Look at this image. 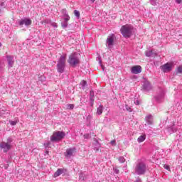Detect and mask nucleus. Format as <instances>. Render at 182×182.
Instances as JSON below:
<instances>
[{
    "label": "nucleus",
    "instance_id": "nucleus-15",
    "mask_svg": "<svg viewBox=\"0 0 182 182\" xmlns=\"http://www.w3.org/2000/svg\"><path fill=\"white\" fill-rule=\"evenodd\" d=\"M93 147L95 151H99V150L100 149V143H99V141H97V139H94Z\"/></svg>",
    "mask_w": 182,
    "mask_h": 182
},
{
    "label": "nucleus",
    "instance_id": "nucleus-14",
    "mask_svg": "<svg viewBox=\"0 0 182 182\" xmlns=\"http://www.w3.org/2000/svg\"><path fill=\"white\" fill-rule=\"evenodd\" d=\"M66 171L67 170L65 168H58L57 171L53 174V177H54V178H56V177H59V176H61V174H65Z\"/></svg>",
    "mask_w": 182,
    "mask_h": 182
},
{
    "label": "nucleus",
    "instance_id": "nucleus-37",
    "mask_svg": "<svg viewBox=\"0 0 182 182\" xmlns=\"http://www.w3.org/2000/svg\"><path fill=\"white\" fill-rule=\"evenodd\" d=\"M110 144H112V146H116V140L111 141Z\"/></svg>",
    "mask_w": 182,
    "mask_h": 182
},
{
    "label": "nucleus",
    "instance_id": "nucleus-41",
    "mask_svg": "<svg viewBox=\"0 0 182 182\" xmlns=\"http://www.w3.org/2000/svg\"><path fill=\"white\" fill-rule=\"evenodd\" d=\"M175 1L176 2V4H181L182 0H175Z\"/></svg>",
    "mask_w": 182,
    "mask_h": 182
},
{
    "label": "nucleus",
    "instance_id": "nucleus-33",
    "mask_svg": "<svg viewBox=\"0 0 182 182\" xmlns=\"http://www.w3.org/2000/svg\"><path fill=\"white\" fill-rule=\"evenodd\" d=\"M126 109L127 110V112H132V107H130L129 105H126Z\"/></svg>",
    "mask_w": 182,
    "mask_h": 182
},
{
    "label": "nucleus",
    "instance_id": "nucleus-30",
    "mask_svg": "<svg viewBox=\"0 0 182 182\" xmlns=\"http://www.w3.org/2000/svg\"><path fill=\"white\" fill-rule=\"evenodd\" d=\"M118 160H119V163H124V161H126V159H124V157H123V156L119 157Z\"/></svg>",
    "mask_w": 182,
    "mask_h": 182
},
{
    "label": "nucleus",
    "instance_id": "nucleus-22",
    "mask_svg": "<svg viewBox=\"0 0 182 182\" xmlns=\"http://www.w3.org/2000/svg\"><path fill=\"white\" fill-rule=\"evenodd\" d=\"M63 15V18H68V17H70L69 16V14H68V11H66V9H63L62 11H61Z\"/></svg>",
    "mask_w": 182,
    "mask_h": 182
},
{
    "label": "nucleus",
    "instance_id": "nucleus-9",
    "mask_svg": "<svg viewBox=\"0 0 182 182\" xmlns=\"http://www.w3.org/2000/svg\"><path fill=\"white\" fill-rule=\"evenodd\" d=\"M76 154V148H69L66 149V151L65 153V156L66 159H71Z\"/></svg>",
    "mask_w": 182,
    "mask_h": 182
},
{
    "label": "nucleus",
    "instance_id": "nucleus-11",
    "mask_svg": "<svg viewBox=\"0 0 182 182\" xmlns=\"http://www.w3.org/2000/svg\"><path fill=\"white\" fill-rule=\"evenodd\" d=\"M18 25H20V26H22V25H25L26 26H29L32 25V20H31V18L21 19L18 21Z\"/></svg>",
    "mask_w": 182,
    "mask_h": 182
},
{
    "label": "nucleus",
    "instance_id": "nucleus-43",
    "mask_svg": "<svg viewBox=\"0 0 182 182\" xmlns=\"http://www.w3.org/2000/svg\"><path fill=\"white\" fill-rule=\"evenodd\" d=\"M53 26H54V28H58V24L56 23H53Z\"/></svg>",
    "mask_w": 182,
    "mask_h": 182
},
{
    "label": "nucleus",
    "instance_id": "nucleus-31",
    "mask_svg": "<svg viewBox=\"0 0 182 182\" xmlns=\"http://www.w3.org/2000/svg\"><path fill=\"white\" fill-rule=\"evenodd\" d=\"M113 170H114V172L115 173V174H119V169L117 168V167H114V168H113Z\"/></svg>",
    "mask_w": 182,
    "mask_h": 182
},
{
    "label": "nucleus",
    "instance_id": "nucleus-13",
    "mask_svg": "<svg viewBox=\"0 0 182 182\" xmlns=\"http://www.w3.org/2000/svg\"><path fill=\"white\" fill-rule=\"evenodd\" d=\"M6 59L8 62V68H13L14 63H15V61L14 60V55H6Z\"/></svg>",
    "mask_w": 182,
    "mask_h": 182
},
{
    "label": "nucleus",
    "instance_id": "nucleus-4",
    "mask_svg": "<svg viewBox=\"0 0 182 182\" xmlns=\"http://www.w3.org/2000/svg\"><path fill=\"white\" fill-rule=\"evenodd\" d=\"M165 97L166 90H164V88L159 87L157 90V94L154 97L153 100H155L157 103H161V102H164Z\"/></svg>",
    "mask_w": 182,
    "mask_h": 182
},
{
    "label": "nucleus",
    "instance_id": "nucleus-38",
    "mask_svg": "<svg viewBox=\"0 0 182 182\" xmlns=\"http://www.w3.org/2000/svg\"><path fill=\"white\" fill-rule=\"evenodd\" d=\"M150 3H151L154 6H155V5H156V0H150Z\"/></svg>",
    "mask_w": 182,
    "mask_h": 182
},
{
    "label": "nucleus",
    "instance_id": "nucleus-23",
    "mask_svg": "<svg viewBox=\"0 0 182 182\" xmlns=\"http://www.w3.org/2000/svg\"><path fill=\"white\" fill-rule=\"evenodd\" d=\"M97 114L100 115L102 113H103V105H100L97 107Z\"/></svg>",
    "mask_w": 182,
    "mask_h": 182
},
{
    "label": "nucleus",
    "instance_id": "nucleus-1",
    "mask_svg": "<svg viewBox=\"0 0 182 182\" xmlns=\"http://www.w3.org/2000/svg\"><path fill=\"white\" fill-rule=\"evenodd\" d=\"M121 33L124 38H130L132 35H133V32H134V28L130 24H126L121 27Z\"/></svg>",
    "mask_w": 182,
    "mask_h": 182
},
{
    "label": "nucleus",
    "instance_id": "nucleus-18",
    "mask_svg": "<svg viewBox=\"0 0 182 182\" xmlns=\"http://www.w3.org/2000/svg\"><path fill=\"white\" fill-rule=\"evenodd\" d=\"M145 55L147 58L155 56L156 53H154L153 50H146Z\"/></svg>",
    "mask_w": 182,
    "mask_h": 182
},
{
    "label": "nucleus",
    "instance_id": "nucleus-12",
    "mask_svg": "<svg viewBox=\"0 0 182 182\" xmlns=\"http://www.w3.org/2000/svg\"><path fill=\"white\" fill-rule=\"evenodd\" d=\"M131 73L134 75H139V73H141V66L140 65H134L131 68Z\"/></svg>",
    "mask_w": 182,
    "mask_h": 182
},
{
    "label": "nucleus",
    "instance_id": "nucleus-24",
    "mask_svg": "<svg viewBox=\"0 0 182 182\" xmlns=\"http://www.w3.org/2000/svg\"><path fill=\"white\" fill-rule=\"evenodd\" d=\"M90 100L95 102V92H93V91H90Z\"/></svg>",
    "mask_w": 182,
    "mask_h": 182
},
{
    "label": "nucleus",
    "instance_id": "nucleus-39",
    "mask_svg": "<svg viewBox=\"0 0 182 182\" xmlns=\"http://www.w3.org/2000/svg\"><path fill=\"white\" fill-rule=\"evenodd\" d=\"M90 137V135L89 134H86L84 135V139H89Z\"/></svg>",
    "mask_w": 182,
    "mask_h": 182
},
{
    "label": "nucleus",
    "instance_id": "nucleus-42",
    "mask_svg": "<svg viewBox=\"0 0 182 182\" xmlns=\"http://www.w3.org/2000/svg\"><path fill=\"white\" fill-rule=\"evenodd\" d=\"M134 103L136 105H140V101H139V100H136V101H134Z\"/></svg>",
    "mask_w": 182,
    "mask_h": 182
},
{
    "label": "nucleus",
    "instance_id": "nucleus-32",
    "mask_svg": "<svg viewBox=\"0 0 182 182\" xmlns=\"http://www.w3.org/2000/svg\"><path fill=\"white\" fill-rule=\"evenodd\" d=\"M80 85H81V86H82V87H85L87 85V82H86V81L82 80V81H81Z\"/></svg>",
    "mask_w": 182,
    "mask_h": 182
},
{
    "label": "nucleus",
    "instance_id": "nucleus-35",
    "mask_svg": "<svg viewBox=\"0 0 182 182\" xmlns=\"http://www.w3.org/2000/svg\"><path fill=\"white\" fill-rule=\"evenodd\" d=\"M164 168L166 170H168V171H170V166L165 164V165L164 166Z\"/></svg>",
    "mask_w": 182,
    "mask_h": 182
},
{
    "label": "nucleus",
    "instance_id": "nucleus-16",
    "mask_svg": "<svg viewBox=\"0 0 182 182\" xmlns=\"http://www.w3.org/2000/svg\"><path fill=\"white\" fill-rule=\"evenodd\" d=\"M143 89H144V90H146V91L151 90V85L150 84V82L149 81L145 80L144 82Z\"/></svg>",
    "mask_w": 182,
    "mask_h": 182
},
{
    "label": "nucleus",
    "instance_id": "nucleus-46",
    "mask_svg": "<svg viewBox=\"0 0 182 182\" xmlns=\"http://www.w3.org/2000/svg\"><path fill=\"white\" fill-rule=\"evenodd\" d=\"M2 68V63L0 61V68Z\"/></svg>",
    "mask_w": 182,
    "mask_h": 182
},
{
    "label": "nucleus",
    "instance_id": "nucleus-29",
    "mask_svg": "<svg viewBox=\"0 0 182 182\" xmlns=\"http://www.w3.org/2000/svg\"><path fill=\"white\" fill-rule=\"evenodd\" d=\"M50 146V142L49 141H46L45 142H44V146L46 147V148H48V147H49Z\"/></svg>",
    "mask_w": 182,
    "mask_h": 182
},
{
    "label": "nucleus",
    "instance_id": "nucleus-8",
    "mask_svg": "<svg viewBox=\"0 0 182 182\" xmlns=\"http://www.w3.org/2000/svg\"><path fill=\"white\" fill-rule=\"evenodd\" d=\"M174 64L173 63H166V64L161 65L160 67L161 70L164 72V73H168V72H171L173 70V68Z\"/></svg>",
    "mask_w": 182,
    "mask_h": 182
},
{
    "label": "nucleus",
    "instance_id": "nucleus-17",
    "mask_svg": "<svg viewBox=\"0 0 182 182\" xmlns=\"http://www.w3.org/2000/svg\"><path fill=\"white\" fill-rule=\"evenodd\" d=\"M70 21V17H64L63 21L61 23V26L63 28H68V22Z\"/></svg>",
    "mask_w": 182,
    "mask_h": 182
},
{
    "label": "nucleus",
    "instance_id": "nucleus-25",
    "mask_svg": "<svg viewBox=\"0 0 182 182\" xmlns=\"http://www.w3.org/2000/svg\"><path fill=\"white\" fill-rule=\"evenodd\" d=\"M66 107L68 110H72L75 108V105L73 104H68L66 105Z\"/></svg>",
    "mask_w": 182,
    "mask_h": 182
},
{
    "label": "nucleus",
    "instance_id": "nucleus-40",
    "mask_svg": "<svg viewBox=\"0 0 182 182\" xmlns=\"http://www.w3.org/2000/svg\"><path fill=\"white\" fill-rule=\"evenodd\" d=\"M7 143L9 144V143H12V139L11 138H8L7 139Z\"/></svg>",
    "mask_w": 182,
    "mask_h": 182
},
{
    "label": "nucleus",
    "instance_id": "nucleus-19",
    "mask_svg": "<svg viewBox=\"0 0 182 182\" xmlns=\"http://www.w3.org/2000/svg\"><path fill=\"white\" fill-rule=\"evenodd\" d=\"M146 121L148 124H153V116L151 115L146 116Z\"/></svg>",
    "mask_w": 182,
    "mask_h": 182
},
{
    "label": "nucleus",
    "instance_id": "nucleus-28",
    "mask_svg": "<svg viewBox=\"0 0 182 182\" xmlns=\"http://www.w3.org/2000/svg\"><path fill=\"white\" fill-rule=\"evenodd\" d=\"M176 73H182V65L177 68Z\"/></svg>",
    "mask_w": 182,
    "mask_h": 182
},
{
    "label": "nucleus",
    "instance_id": "nucleus-26",
    "mask_svg": "<svg viewBox=\"0 0 182 182\" xmlns=\"http://www.w3.org/2000/svg\"><path fill=\"white\" fill-rule=\"evenodd\" d=\"M74 15H75V16H76V18H77V19H79V18H80V12H79V11H77V10L74 11Z\"/></svg>",
    "mask_w": 182,
    "mask_h": 182
},
{
    "label": "nucleus",
    "instance_id": "nucleus-49",
    "mask_svg": "<svg viewBox=\"0 0 182 182\" xmlns=\"http://www.w3.org/2000/svg\"><path fill=\"white\" fill-rule=\"evenodd\" d=\"M80 178H82V175L80 176Z\"/></svg>",
    "mask_w": 182,
    "mask_h": 182
},
{
    "label": "nucleus",
    "instance_id": "nucleus-27",
    "mask_svg": "<svg viewBox=\"0 0 182 182\" xmlns=\"http://www.w3.org/2000/svg\"><path fill=\"white\" fill-rule=\"evenodd\" d=\"M46 80V77H45V75H41L38 77V82H45Z\"/></svg>",
    "mask_w": 182,
    "mask_h": 182
},
{
    "label": "nucleus",
    "instance_id": "nucleus-47",
    "mask_svg": "<svg viewBox=\"0 0 182 182\" xmlns=\"http://www.w3.org/2000/svg\"><path fill=\"white\" fill-rule=\"evenodd\" d=\"M46 154H48V153H49V151H46Z\"/></svg>",
    "mask_w": 182,
    "mask_h": 182
},
{
    "label": "nucleus",
    "instance_id": "nucleus-10",
    "mask_svg": "<svg viewBox=\"0 0 182 182\" xmlns=\"http://www.w3.org/2000/svg\"><path fill=\"white\" fill-rule=\"evenodd\" d=\"M12 146L6 142H0V149H3L4 153L8 152V151L11 150Z\"/></svg>",
    "mask_w": 182,
    "mask_h": 182
},
{
    "label": "nucleus",
    "instance_id": "nucleus-44",
    "mask_svg": "<svg viewBox=\"0 0 182 182\" xmlns=\"http://www.w3.org/2000/svg\"><path fill=\"white\" fill-rule=\"evenodd\" d=\"M0 6L1 7L5 6V4L4 2L0 3Z\"/></svg>",
    "mask_w": 182,
    "mask_h": 182
},
{
    "label": "nucleus",
    "instance_id": "nucleus-48",
    "mask_svg": "<svg viewBox=\"0 0 182 182\" xmlns=\"http://www.w3.org/2000/svg\"><path fill=\"white\" fill-rule=\"evenodd\" d=\"M2 46V43H0V47Z\"/></svg>",
    "mask_w": 182,
    "mask_h": 182
},
{
    "label": "nucleus",
    "instance_id": "nucleus-21",
    "mask_svg": "<svg viewBox=\"0 0 182 182\" xmlns=\"http://www.w3.org/2000/svg\"><path fill=\"white\" fill-rule=\"evenodd\" d=\"M144 140H146V134L141 135L137 139L138 143H143Z\"/></svg>",
    "mask_w": 182,
    "mask_h": 182
},
{
    "label": "nucleus",
    "instance_id": "nucleus-45",
    "mask_svg": "<svg viewBox=\"0 0 182 182\" xmlns=\"http://www.w3.org/2000/svg\"><path fill=\"white\" fill-rule=\"evenodd\" d=\"M91 1V2L93 4V3H95V1H96V0H90Z\"/></svg>",
    "mask_w": 182,
    "mask_h": 182
},
{
    "label": "nucleus",
    "instance_id": "nucleus-34",
    "mask_svg": "<svg viewBox=\"0 0 182 182\" xmlns=\"http://www.w3.org/2000/svg\"><path fill=\"white\" fill-rule=\"evenodd\" d=\"M41 23H50V20H44L41 21Z\"/></svg>",
    "mask_w": 182,
    "mask_h": 182
},
{
    "label": "nucleus",
    "instance_id": "nucleus-6",
    "mask_svg": "<svg viewBox=\"0 0 182 182\" xmlns=\"http://www.w3.org/2000/svg\"><path fill=\"white\" fill-rule=\"evenodd\" d=\"M147 170V166L144 162H138L135 166V173L138 174V176H141L146 173Z\"/></svg>",
    "mask_w": 182,
    "mask_h": 182
},
{
    "label": "nucleus",
    "instance_id": "nucleus-5",
    "mask_svg": "<svg viewBox=\"0 0 182 182\" xmlns=\"http://www.w3.org/2000/svg\"><path fill=\"white\" fill-rule=\"evenodd\" d=\"M66 136V134L63 132L56 131L53 133V135L50 136V141L58 142L60 141L62 139H64Z\"/></svg>",
    "mask_w": 182,
    "mask_h": 182
},
{
    "label": "nucleus",
    "instance_id": "nucleus-20",
    "mask_svg": "<svg viewBox=\"0 0 182 182\" xmlns=\"http://www.w3.org/2000/svg\"><path fill=\"white\" fill-rule=\"evenodd\" d=\"M167 130L168 133H170V134H171V133H176V132H177V129L174 127V126L168 127Z\"/></svg>",
    "mask_w": 182,
    "mask_h": 182
},
{
    "label": "nucleus",
    "instance_id": "nucleus-36",
    "mask_svg": "<svg viewBox=\"0 0 182 182\" xmlns=\"http://www.w3.org/2000/svg\"><path fill=\"white\" fill-rule=\"evenodd\" d=\"M16 121H10V124L11 126H16Z\"/></svg>",
    "mask_w": 182,
    "mask_h": 182
},
{
    "label": "nucleus",
    "instance_id": "nucleus-3",
    "mask_svg": "<svg viewBox=\"0 0 182 182\" xmlns=\"http://www.w3.org/2000/svg\"><path fill=\"white\" fill-rule=\"evenodd\" d=\"M80 56V55L78 54L77 53H74L69 55L68 63L70 65V66H73V68H75L76 65H79V63H80V60L79 58Z\"/></svg>",
    "mask_w": 182,
    "mask_h": 182
},
{
    "label": "nucleus",
    "instance_id": "nucleus-2",
    "mask_svg": "<svg viewBox=\"0 0 182 182\" xmlns=\"http://www.w3.org/2000/svg\"><path fill=\"white\" fill-rule=\"evenodd\" d=\"M66 67V54L61 55L58 61L57 70L58 73H63Z\"/></svg>",
    "mask_w": 182,
    "mask_h": 182
},
{
    "label": "nucleus",
    "instance_id": "nucleus-7",
    "mask_svg": "<svg viewBox=\"0 0 182 182\" xmlns=\"http://www.w3.org/2000/svg\"><path fill=\"white\" fill-rule=\"evenodd\" d=\"M114 41H116V36L114 34L109 35L106 41V45L108 49H112L114 45Z\"/></svg>",
    "mask_w": 182,
    "mask_h": 182
}]
</instances>
